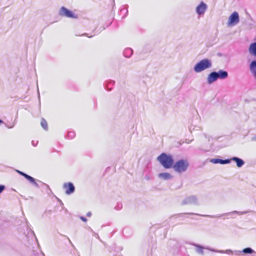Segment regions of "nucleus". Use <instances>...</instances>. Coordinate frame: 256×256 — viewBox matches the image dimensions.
Wrapping results in <instances>:
<instances>
[{
    "label": "nucleus",
    "mask_w": 256,
    "mask_h": 256,
    "mask_svg": "<svg viewBox=\"0 0 256 256\" xmlns=\"http://www.w3.org/2000/svg\"><path fill=\"white\" fill-rule=\"evenodd\" d=\"M156 159L161 165L166 169L172 168L174 163L172 156L164 152L161 154L157 157Z\"/></svg>",
    "instance_id": "1"
},
{
    "label": "nucleus",
    "mask_w": 256,
    "mask_h": 256,
    "mask_svg": "<svg viewBox=\"0 0 256 256\" xmlns=\"http://www.w3.org/2000/svg\"><path fill=\"white\" fill-rule=\"evenodd\" d=\"M250 211H244V212H240V211H236L234 210L232 212L224 213L220 214H216V215H208V214H200L196 213H194V212H187V213H183V214H177L178 216H182L184 214H189V215H196L199 216H202L205 218H221L224 216H231L233 214H236L240 215L241 214H246L247 213L250 212Z\"/></svg>",
    "instance_id": "2"
},
{
    "label": "nucleus",
    "mask_w": 256,
    "mask_h": 256,
    "mask_svg": "<svg viewBox=\"0 0 256 256\" xmlns=\"http://www.w3.org/2000/svg\"><path fill=\"white\" fill-rule=\"evenodd\" d=\"M212 66V60L208 58H204L200 60L194 65V70L196 73H199L205 70L211 68Z\"/></svg>",
    "instance_id": "3"
},
{
    "label": "nucleus",
    "mask_w": 256,
    "mask_h": 256,
    "mask_svg": "<svg viewBox=\"0 0 256 256\" xmlns=\"http://www.w3.org/2000/svg\"><path fill=\"white\" fill-rule=\"evenodd\" d=\"M188 166L189 164L187 160L182 159L174 163L172 168L176 172L182 173L187 170Z\"/></svg>",
    "instance_id": "4"
},
{
    "label": "nucleus",
    "mask_w": 256,
    "mask_h": 256,
    "mask_svg": "<svg viewBox=\"0 0 256 256\" xmlns=\"http://www.w3.org/2000/svg\"><path fill=\"white\" fill-rule=\"evenodd\" d=\"M182 205H194L198 206L200 202L198 197L196 195H191L186 197L182 202Z\"/></svg>",
    "instance_id": "5"
},
{
    "label": "nucleus",
    "mask_w": 256,
    "mask_h": 256,
    "mask_svg": "<svg viewBox=\"0 0 256 256\" xmlns=\"http://www.w3.org/2000/svg\"><path fill=\"white\" fill-rule=\"evenodd\" d=\"M240 22V17L238 12H234L232 13L228 20V26H232L238 24Z\"/></svg>",
    "instance_id": "6"
},
{
    "label": "nucleus",
    "mask_w": 256,
    "mask_h": 256,
    "mask_svg": "<svg viewBox=\"0 0 256 256\" xmlns=\"http://www.w3.org/2000/svg\"><path fill=\"white\" fill-rule=\"evenodd\" d=\"M59 14L62 16L70 18H76L75 14L70 10L67 9L64 6L60 8L58 12Z\"/></svg>",
    "instance_id": "7"
},
{
    "label": "nucleus",
    "mask_w": 256,
    "mask_h": 256,
    "mask_svg": "<svg viewBox=\"0 0 256 256\" xmlns=\"http://www.w3.org/2000/svg\"><path fill=\"white\" fill-rule=\"evenodd\" d=\"M66 195H70L75 191V186L72 182H65L62 186Z\"/></svg>",
    "instance_id": "8"
},
{
    "label": "nucleus",
    "mask_w": 256,
    "mask_h": 256,
    "mask_svg": "<svg viewBox=\"0 0 256 256\" xmlns=\"http://www.w3.org/2000/svg\"><path fill=\"white\" fill-rule=\"evenodd\" d=\"M242 253L246 254H256V252H255L251 248L248 247L244 248L242 250H236L235 252V256H240Z\"/></svg>",
    "instance_id": "9"
},
{
    "label": "nucleus",
    "mask_w": 256,
    "mask_h": 256,
    "mask_svg": "<svg viewBox=\"0 0 256 256\" xmlns=\"http://www.w3.org/2000/svg\"><path fill=\"white\" fill-rule=\"evenodd\" d=\"M208 8L207 5L202 2L196 8V12L200 16L204 14Z\"/></svg>",
    "instance_id": "10"
},
{
    "label": "nucleus",
    "mask_w": 256,
    "mask_h": 256,
    "mask_svg": "<svg viewBox=\"0 0 256 256\" xmlns=\"http://www.w3.org/2000/svg\"><path fill=\"white\" fill-rule=\"evenodd\" d=\"M206 248V250H208L212 252H215L220 253V254H226L228 255H231V254L235 255V252L236 250H216V249L212 248Z\"/></svg>",
    "instance_id": "11"
},
{
    "label": "nucleus",
    "mask_w": 256,
    "mask_h": 256,
    "mask_svg": "<svg viewBox=\"0 0 256 256\" xmlns=\"http://www.w3.org/2000/svg\"><path fill=\"white\" fill-rule=\"evenodd\" d=\"M210 162L214 164H230L231 160L226 159L222 160L220 158H212L210 160Z\"/></svg>",
    "instance_id": "12"
},
{
    "label": "nucleus",
    "mask_w": 256,
    "mask_h": 256,
    "mask_svg": "<svg viewBox=\"0 0 256 256\" xmlns=\"http://www.w3.org/2000/svg\"><path fill=\"white\" fill-rule=\"evenodd\" d=\"M218 80L216 72H211L208 76L207 82L208 84H212Z\"/></svg>",
    "instance_id": "13"
},
{
    "label": "nucleus",
    "mask_w": 256,
    "mask_h": 256,
    "mask_svg": "<svg viewBox=\"0 0 256 256\" xmlns=\"http://www.w3.org/2000/svg\"><path fill=\"white\" fill-rule=\"evenodd\" d=\"M216 74L217 75L218 79H226L228 77V72L222 70H220L218 72H216Z\"/></svg>",
    "instance_id": "14"
},
{
    "label": "nucleus",
    "mask_w": 256,
    "mask_h": 256,
    "mask_svg": "<svg viewBox=\"0 0 256 256\" xmlns=\"http://www.w3.org/2000/svg\"><path fill=\"white\" fill-rule=\"evenodd\" d=\"M230 160H231V161L232 160V161L235 162H236V166L238 168H241L244 164V160H242V158H239L238 157L234 156V157H232Z\"/></svg>",
    "instance_id": "15"
},
{
    "label": "nucleus",
    "mask_w": 256,
    "mask_h": 256,
    "mask_svg": "<svg viewBox=\"0 0 256 256\" xmlns=\"http://www.w3.org/2000/svg\"><path fill=\"white\" fill-rule=\"evenodd\" d=\"M192 244L196 248V252L200 254H202V255H203L204 254V248L206 249V248H207V247L204 248L200 244H196L195 243H193Z\"/></svg>",
    "instance_id": "16"
},
{
    "label": "nucleus",
    "mask_w": 256,
    "mask_h": 256,
    "mask_svg": "<svg viewBox=\"0 0 256 256\" xmlns=\"http://www.w3.org/2000/svg\"><path fill=\"white\" fill-rule=\"evenodd\" d=\"M158 176L164 180H170L173 178V176L168 172L160 173Z\"/></svg>",
    "instance_id": "17"
},
{
    "label": "nucleus",
    "mask_w": 256,
    "mask_h": 256,
    "mask_svg": "<svg viewBox=\"0 0 256 256\" xmlns=\"http://www.w3.org/2000/svg\"><path fill=\"white\" fill-rule=\"evenodd\" d=\"M114 84L115 82L114 80H107L104 82V88L107 90L110 91L112 90V86H114Z\"/></svg>",
    "instance_id": "18"
},
{
    "label": "nucleus",
    "mask_w": 256,
    "mask_h": 256,
    "mask_svg": "<svg viewBox=\"0 0 256 256\" xmlns=\"http://www.w3.org/2000/svg\"><path fill=\"white\" fill-rule=\"evenodd\" d=\"M248 52L252 55L256 56V42H252L250 45Z\"/></svg>",
    "instance_id": "19"
},
{
    "label": "nucleus",
    "mask_w": 256,
    "mask_h": 256,
    "mask_svg": "<svg viewBox=\"0 0 256 256\" xmlns=\"http://www.w3.org/2000/svg\"><path fill=\"white\" fill-rule=\"evenodd\" d=\"M250 69L256 78V60H252L250 64Z\"/></svg>",
    "instance_id": "20"
},
{
    "label": "nucleus",
    "mask_w": 256,
    "mask_h": 256,
    "mask_svg": "<svg viewBox=\"0 0 256 256\" xmlns=\"http://www.w3.org/2000/svg\"><path fill=\"white\" fill-rule=\"evenodd\" d=\"M133 54V50L130 48H125L123 52V54L124 57L130 58Z\"/></svg>",
    "instance_id": "21"
},
{
    "label": "nucleus",
    "mask_w": 256,
    "mask_h": 256,
    "mask_svg": "<svg viewBox=\"0 0 256 256\" xmlns=\"http://www.w3.org/2000/svg\"><path fill=\"white\" fill-rule=\"evenodd\" d=\"M24 178L36 187H39L38 184L36 182V180L32 176L26 174V176L24 175Z\"/></svg>",
    "instance_id": "22"
},
{
    "label": "nucleus",
    "mask_w": 256,
    "mask_h": 256,
    "mask_svg": "<svg viewBox=\"0 0 256 256\" xmlns=\"http://www.w3.org/2000/svg\"><path fill=\"white\" fill-rule=\"evenodd\" d=\"M40 124H41V126H42V128L44 130H48V124H47V122L44 119V118H42V120H41V122H40Z\"/></svg>",
    "instance_id": "23"
},
{
    "label": "nucleus",
    "mask_w": 256,
    "mask_h": 256,
    "mask_svg": "<svg viewBox=\"0 0 256 256\" xmlns=\"http://www.w3.org/2000/svg\"><path fill=\"white\" fill-rule=\"evenodd\" d=\"M16 123V119L14 120L12 122H8L6 124H5L6 126L8 128H14L15 126V124Z\"/></svg>",
    "instance_id": "24"
},
{
    "label": "nucleus",
    "mask_w": 256,
    "mask_h": 256,
    "mask_svg": "<svg viewBox=\"0 0 256 256\" xmlns=\"http://www.w3.org/2000/svg\"><path fill=\"white\" fill-rule=\"evenodd\" d=\"M75 132L72 131H70L67 134V136L70 139H72L75 137Z\"/></svg>",
    "instance_id": "25"
},
{
    "label": "nucleus",
    "mask_w": 256,
    "mask_h": 256,
    "mask_svg": "<svg viewBox=\"0 0 256 256\" xmlns=\"http://www.w3.org/2000/svg\"><path fill=\"white\" fill-rule=\"evenodd\" d=\"M205 137L206 138H207L208 139V142H210L209 144H210V148H212V146H213L214 144V139L212 138L211 136H208V137L206 136V135H205Z\"/></svg>",
    "instance_id": "26"
},
{
    "label": "nucleus",
    "mask_w": 256,
    "mask_h": 256,
    "mask_svg": "<svg viewBox=\"0 0 256 256\" xmlns=\"http://www.w3.org/2000/svg\"><path fill=\"white\" fill-rule=\"evenodd\" d=\"M128 6L125 5L124 6V8L121 10V12L124 11L126 12V14H128Z\"/></svg>",
    "instance_id": "27"
},
{
    "label": "nucleus",
    "mask_w": 256,
    "mask_h": 256,
    "mask_svg": "<svg viewBox=\"0 0 256 256\" xmlns=\"http://www.w3.org/2000/svg\"><path fill=\"white\" fill-rule=\"evenodd\" d=\"M6 186L4 185L0 184V194L2 193L5 189Z\"/></svg>",
    "instance_id": "28"
},
{
    "label": "nucleus",
    "mask_w": 256,
    "mask_h": 256,
    "mask_svg": "<svg viewBox=\"0 0 256 256\" xmlns=\"http://www.w3.org/2000/svg\"><path fill=\"white\" fill-rule=\"evenodd\" d=\"M17 172L20 174L21 176H23L24 178V175L26 176L27 174L22 172H21V171H20L18 170H17Z\"/></svg>",
    "instance_id": "29"
},
{
    "label": "nucleus",
    "mask_w": 256,
    "mask_h": 256,
    "mask_svg": "<svg viewBox=\"0 0 256 256\" xmlns=\"http://www.w3.org/2000/svg\"><path fill=\"white\" fill-rule=\"evenodd\" d=\"M80 219L84 222H86L87 221V219L85 217L82 216H80Z\"/></svg>",
    "instance_id": "30"
},
{
    "label": "nucleus",
    "mask_w": 256,
    "mask_h": 256,
    "mask_svg": "<svg viewBox=\"0 0 256 256\" xmlns=\"http://www.w3.org/2000/svg\"><path fill=\"white\" fill-rule=\"evenodd\" d=\"M94 35V34H93L92 36H88V34H86V33H84V34H82V36H88V37H89V38H92V37Z\"/></svg>",
    "instance_id": "31"
},
{
    "label": "nucleus",
    "mask_w": 256,
    "mask_h": 256,
    "mask_svg": "<svg viewBox=\"0 0 256 256\" xmlns=\"http://www.w3.org/2000/svg\"><path fill=\"white\" fill-rule=\"evenodd\" d=\"M64 236L66 238H68V240L70 243L73 246V244H72V243L70 240L69 239V238L67 236Z\"/></svg>",
    "instance_id": "32"
},
{
    "label": "nucleus",
    "mask_w": 256,
    "mask_h": 256,
    "mask_svg": "<svg viewBox=\"0 0 256 256\" xmlns=\"http://www.w3.org/2000/svg\"><path fill=\"white\" fill-rule=\"evenodd\" d=\"M91 215H92V214H91V212H88L86 214V216H88V217L90 216H91Z\"/></svg>",
    "instance_id": "33"
},
{
    "label": "nucleus",
    "mask_w": 256,
    "mask_h": 256,
    "mask_svg": "<svg viewBox=\"0 0 256 256\" xmlns=\"http://www.w3.org/2000/svg\"><path fill=\"white\" fill-rule=\"evenodd\" d=\"M38 98H40V92H39V90H38Z\"/></svg>",
    "instance_id": "34"
},
{
    "label": "nucleus",
    "mask_w": 256,
    "mask_h": 256,
    "mask_svg": "<svg viewBox=\"0 0 256 256\" xmlns=\"http://www.w3.org/2000/svg\"><path fill=\"white\" fill-rule=\"evenodd\" d=\"M145 178L147 180H149L150 179V177L149 176H146L145 177Z\"/></svg>",
    "instance_id": "35"
},
{
    "label": "nucleus",
    "mask_w": 256,
    "mask_h": 256,
    "mask_svg": "<svg viewBox=\"0 0 256 256\" xmlns=\"http://www.w3.org/2000/svg\"><path fill=\"white\" fill-rule=\"evenodd\" d=\"M3 121L0 119V124H2Z\"/></svg>",
    "instance_id": "36"
},
{
    "label": "nucleus",
    "mask_w": 256,
    "mask_h": 256,
    "mask_svg": "<svg viewBox=\"0 0 256 256\" xmlns=\"http://www.w3.org/2000/svg\"><path fill=\"white\" fill-rule=\"evenodd\" d=\"M32 144L33 146H35V145L34 144V141H32Z\"/></svg>",
    "instance_id": "37"
},
{
    "label": "nucleus",
    "mask_w": 256,
    "mask_h": 256,
    "mask_svg": "<svg viewBox=\"0 0 256 256\" xmlns=\"http://www.w3.org/2000/svg\"><path fill=\"white\" fill-rule=\"evenodd\" d=\"M45 185H46V186L47 188H49V186H48V184H45Z\"/></svg>",
    "instance_id": "38"
},
{
    "label": "nucleus",
    "mask_w": 256,
    "mask_h": 256,
    "mask_svg": "<svg viewBox=\"0 0 256 256\" xmlns=\"http://www.w3.org/2000/svg\"><path fill=\"white\" fill-rule=\"evenodd\" d=\"M114 6V0H113Z\"/></svg>",
    "instance_id": "39"
}]
</instances>
